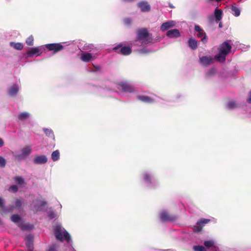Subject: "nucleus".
<instances>
[{
	"label": "nucleus",
	"mask_w": 251,
	"mask_h": 251,
	"mask_svg": "<svg viewBox=\"0 0 251 251\" xmlns=\"http://www.w3.org/2000/svg\"><path fill=\"white\" fill-rule=\"evenodd\" d=\"M32 237L30 235L26 237L25 240L26 242V245L27 246L29 251H31L33 249V245L31 242Z\"/></svg>",
	"instance_id": "25"
},
{
	"label": "nucleus",
	"mask_w": 251,
	"mask_h": 251,
	"mask_svg": "<svg viewBox=\"0 0 251 251\" xmlns=\"http://www.w3.org/2000/svg\"><path fill=\"white\" fill-rule=\"evenodd\" d=\"M9 191L13 192H16L18 191V187L16 185H12L9 189Z\"/></svg>",
	"instance_id": "41"
},
{
	"label": "nucleus",
	"mask_w": 251,
	"mask_h": 251,
	"mask_svg": "<svg viewBox=\"0 0 251 251\" xmlns=\"http://www.w3.org/2000/svg\"><path fill=\"white\" fill-rule=\"evenodd\" d=\"M209 219H202L199 221L197 222V225L194 226V230L195 232H200L201 231L202 226L208 223L209 222Z\"/></svg>",
	"instance_id": "12"
},
{
	"label": "nucleus",
	"mask_w": 251,
	"mask_h": 251,
	"mask_svg": "<svg viewBox=\"0 0 251 251\" xmlns=\"http://www.w3.org/2000/svg\"><path fill=\"white\" fill-rule=\"evenodd\" d=\"M48 215L50 219H53L56 217V215L52 210L48 211Z\"/></svg>",
	"instance_id": "39"
},
{
	"label": "nucleus",
	"mask_w": 251,
	"mask_h": 251,
	"mask_svg": "<svg viewBox=\"0 0 251 251\" xmlns=\"http://www.w3.org/2000/svg\"><path fill=\"white\" fill-rule=\"evenodd\" d=\"M226 107L227 109L231 110L237 108L238 104L235 101L230 100L227 103Z\"/></svg>",
	"instance_id": "23"
},
{
	"label": "nucleus",
	"mask_w": 251,
	"mask_h": 251,
	"mask_svg": "<svg viewBox=\"0 0 251 251\" xmlns=\"http://www.w3.org/2000/svg\"><path fill=\"white\" fill-rule=\"evenodd\" d=\"M44 50V47L43 46L30 48L27 51L26 54L28 57H32L33 56H39Z\"/></svg>",
	"instance_id": "7"
},
{
	"label": "nucleus",
	"mask_w": 251,
	"mask_h": 251,
	"mask_svg": "<svg viewBox=\"0 0 251 251\" xmlns=\"http://www.w3.org/2000/svg\"><path fill=\"white\" fill-rule=\"evenodd\" d=\"M231 10L232 14L235 17H238L240 15V10L237 7L232 5L231 6Z\"/></svg>",
	"instance_id": "28"
},
{
	"label": "nucleus",
	"mask_w": 251,
	"mask_h": 251,
	"mask_svg": "<svg viewBox=\"0 0 251 251\" xmlns=\"http://www.w3.org/2000/svg\"><path fill=\"white\" fill-rule=\"evenodd\" d=\"M166 35L170 38H178L180 36V32L178 29H174L169 30L167 32Z\"/></svg>",
	"instance_id": "17"
},
{
	"label": "nucleus",
	"mask_w": 251,
	"mask_h": 251,
	"mask_svg": "<svg viewBox=\"0 0 251 251\" xmlns=\"http://www.w3.org/2000/svg\"><path fill=\"white\" fill-rule=\"evenodd\" d=\"M113 50L117 53H121L123 55H127L131 53V49L129 47L122 46L121 45H119L114 48Z\"/></svg>",
	"instance_id": "5"
},
{
	"label": "nucleus",
	"mask_w": 251,
	"mask_h": 251,
	"mask_svg": "<svg viewBox=\"0 0 251 251\" xmlns=\"http://www.w3.org/2000/svg\"><path fill=\"white\" fill-rule=\"evenodd\" d=\"M92 57V54L88 52H83L82 53L81 55V59L84 62H89L91 60Z\"/></svg>",
	"instance_id": "21"
},
{
	"label": "nucleus",
	"mask_w": 251,
	"mask_h": 251,
	"mask_svg": "<svg viewBox=\"0 0 251 251\" xmlns=\"http://www.w3.org/2000/svg\"><path fill=\"white\" fill-rule=\"evenodd\" d=\"M188 44L189 47L192 50H195L198 48V42L193 38H190L188 40Z\"/></svg>",
	"instance_id": "24"
},
{
	"label": "nucleus",
	"mask_w": 251,
	"mask_h": 251,
	"mask_svg": "<svg viewBox=\"0 0 251 251\" xmlns=\"http://www.w3.org/2000/svg\"><path fill=\"white\" fill-rule=\"evenodd\" d=\"M222 23H220L219 24V27H222Z\"/></svg>",
	"instance_id": "48"
},
{
	"label": "nucleus",
	"mask_w": 251,
	"mask_h": 251,
	"mask_svg": "<svg viewBox=\"0 0 251 251\" xmlns=\"http://www.w3.org/2000/svg\"><path fill=\"white\" fill-rule=\"evenodd\" d=\"M160 219L163 222L173 221L175 220L174 217L169 215L165 210H163L160 212Z\"/></svg>",
	"instance_id": "15"
},
{
	"label": "nucleus",
	"mask_w": 251,
	"mask_h": 251,
	"mask_svg": "<svg viewBox=\"0 0 251 251\" xmlns=\"http://www.w3.org/2000/svg\"><path fill=\"white\" fill-rule=\"evenodd\" d=\"M33 203L34 204L33 210L36 212L42 210V207L46 204V202L45 201H41L38 199L35 200L33 201Z\"/></svg>",
	"instance_id": "13"
},
{
	"label": "nucleus",
	"mask_w": 251,
	"mask_h": 251,
	"mask_svg": "<svg viewBox=\"0 0 251 251\" xmlns=\"http://www.w3.org/2000/svg\"><path fill=\"white\" fill-rule=\"evenodd\" d=\"M138 6L142 12H148L151 9L150 5L146 1H142L138 3Z\"/></svg>",
	"instance_id": "19"
},
{
	"label": "nucleus",
	"mask_w": 251,
	"mask_h": 251,
	"mask_svg": "<svg viewBox=\"0 0 251 251\" xmlns=\"http://www.w3.org/2000/svg\"><path fill=\"white\" fill-rule=\"evenodd\" d=\"M10 45L17 50H22L23 48V45L21 43L10 42Z\"/></svg>",
	"instance_id": "30"
},
{
	"label": "nucleus",
	"mask_w": 251,
	"mask_h": 251,
	"mask_svg": "<svg viewBox=\"0 0 251 251\" xmlns=\"http://www.w3.org/2000/svg\"><path fill=\"white\" fill-rule=\"evenodd\" d=\"M22 204V201L20 200H16V202H15V206H11L9 208H7V209H12V210L11 211L12 212L14 208L19 209L21 208Z\"/></svg>",
	"instance_id": "34"
},
{
	"label": "nucleus",
	"mask_w": 251,
	"mask_h": 251,
	"mask_svg": "<svg viewBox=\"0 0 251 251\" xmlns=\"http://www.w3.org/2000/svg\"><path fill=\"white\" fill-rule=\"evenodd\" d=\"M223 12L222 10L216 8L214 11V16L216 20L217 21H220L222 18Z\"/></svg>",
	"instance_id": "26"
},
{
	"label": "nucleus",
	"mask_w": 251,
	"mask_h": 251,
	"mask_svg": "<svg viewBox=\"0 0 251 251\" xmlns=\"http://www.w3.org/2000/svg\"><path fill=\"white\" fill-rule=\"evenodd\" d=\"M157 98L153 95L151 97L144 95H140L138 96V99L139 100L147 103H151L153 101H157Z\"/></svg>",
	"instance_id": "11"
},
{
	"label": "nucleus",
	"mask_w": 251,
	"mask_h": 251,
	"mask_svg": "<svg viewBox=\"0 0 251 251\" xmlns=\"http://www.w3.org/2000/svg\"><path fill=\"white\" fill-rule=\"evenodd\" d=\"M195 31L198 32L196 36L198 38L201 39V41L205 44L208 41V38L205 32L202 29L199 25H196L195 26Z\"/></svg>",
	"instance_id": "6"
},
{
	"label": "nucleus",
	"mask_w": 251,
	"mask_h": 251,
	"mask_svg": "<svg viewBox=\"0 0 251 251\" xmlns=\"http://www.w3.org/2000/svg\"><path fill=\"white\" fill-rule=\"evenodd\" d=\"M45 47L50 51L55 53L63 49V46L60 43H53L46 45Z\"/></svg>",
	"instance_id": "9"
},
{
	"label": "nucleus",
	"mask_w": 251,
	"mask_h": 251,
	"mask_svg": "<svg viewBox=\"0 0 251 251\" xmlns=\"http://www.w3.org/2000/svg\"><path fill=\"white\" fill-rule=\"evenodd\" d=\"M194 251H207L205 247L202 246H195L193 247Z\"/></svg>",
	"instance_id": "36"
},
{
	"label": "nucleus",
	"mask_w": 251,
	"mask_h": 251,
	"mask_svg": "<svg viewBox=\"0 0 251 251\" xmlns=\"http://www.w3.org/2000/svg\"><path fill=\"white\" fill-rule=\"evenodd\" d=\"M49 251H56L55 246L54 245H52L50 247Z\"/></svg>",
	"instance_id": "44"
},
{
	"label": "nucleus",
	"mask_w": 251,
	"mask_h": 251,
	"mask_svg": "<svg viewBox=\"0 0 251 251\" xmlns=\"http://www.w3.org/2000/svg\"><path fill=\"white\" fill-rule=\"evenodd\" d=\"M216 69L214 68H211L206 74L207 77L212 76L216 73Z\"/></svg>",
	"instance_id": "37"
},
{
	"label": "nucleus",
	"mask_w": 251,
	"mask_h": 251,
	"mask_svg": "<svg viewBox=\"0 0 251 251\" xmlns=\"http://www.w3.org/2000/svg\"><path fill=\"white\" fill-rule=\"evenodd\" d=\"M176 22L174 21H169L162 24L160 29L162 31H164L175 26Z\"/></svg>",
	"instance_id": "16"
},
{
	"label": "nucleus",
	"mask_w": 251,
	"mask_h": 251,
	"mask_svg": "<svg viewBox=\"0 0 251 251\" xmlns=\"http://www.w3.org/2000/svg\"><path fill=\"white\" fill-rule=\"evenodd\" d=\"M152 42L151 34L146 29L142 28L137 31V39L133 43V46L141 48L139 50L140 53H147L153 51L150 48Z\"/></svg>",
	"instance_id": "1"
},
{
	"label": "nucleus",
	"mask_w": 251,
	"mask_h": 251,
	"mask_svg": "<svg viewBox=\"0 0 251 251\" xmlns=\"http://www.w3.org/2000/svg\"><path fill=\"white\" fill-rule=\"evenodd\" d=\"M33 37L32 36H29L26 40V43L28 46H32L33 44Z\"/></svg>",
	"instance_id": "38"
},
{
	"label": "nucleus",
	"mask_w": 251,
	"mask_h": 251,
	"mask_svg": "<svg viewBox=\"0 0 251 251\" xmlns=\"http://www.w3.org/2000/svg\"><path fill=\"white\" fill-rule=\"evenodd\" d=\"M203 244L207 251H209L210 249L212 251H217L218 250V244L213 240L204 241Z\"/></svg>",
	"instance_id": "8"
},
{
	"label": "nucleus",
	"mask_w": 251,
	"mask_h": 251,
	"mask_svg": "<svg viewBox=\"0 0 251 251\" xmlns=\"http://www.w3.org/2000/svg\"><path fill=\"white\" fill-rule=\"evenodd\" d=\"M6 161L5 159L2 157L0 156V166L3 167L5 165Z\"/></svg>",
	"instance_id": "40"
},
{
	"label": "nucleus",
	"mask_w": 251,
	"mask_h": 251,
	"mask_svg": "<svg viewBox=\"0 0 251 251\" xmlns=\"http://www.w3.org/2000/svg\"><path fill=\"white\" fill-rule=\"evenodd\" d=\"M247 102L251 103V91L250 92L249 94V97L247 99Z\"/></svg>",
	"instance_id": "45"
},
{
	"label": "nucleus",
	"mask_w": 251,
	"mask_h": 251,
	"mask_svg": "<svg viewBox=\"0 0 251 251\" xmlns=\"http://www.w3.org/2000/svg\"><path fill=\"white\" fill-rule=\"evenodd\" d=\"M214 60V58L211 56H203L200 58V63L205 66L212 64Z\"/></svg>",
	"instance_id": "10"
},
{
	"label": "nucleus",
	"mask_w": 251,
	"mask_h": 251,
	"mask_svg": "<svg viewBox=\"0 0 251 251\" xmlns=\"http://www.w3.org/2000/svg\"><path fill=\"white\" fill-rule=\"evenodd\" d=\"M3 145V142L1 139L0 138V147H2Z\"/></svg>",
	"instance_id": "46"
},
{
	"label": "nucleus",
	"mask_w": 251,
	"mask_h": 251,
	"mask_svg": "<svg viewBox=\"0 0 251 251\" xmlns=\"http://www.w3.org/2000/svg\"><path fill=\"white\" fill-rule=\"evenodd\" d=\"M51 159L54 161H56L59 159L60 153L58 150H56L52 152L51 153Z\"/></svg>",
	"instance_id": "31"
},
{
	"label": "nucleus",
	"mask_w": 251,
	"mask_h": 251,
	"mask_svg": "<svg viewBox=\"0 0 251 251\" xmlns=\"http://www.w3.org/2000/svg\"><path fill=\"white\" fill-rule=\"evenodd\" d=\"M15 182L20 186H23L25 185V181L23 178L21 176H16L14 178Z\"/></svg>",
	"instance_id": "32"
},
{
	"label": "nucleus",
	"mask_w": 251,
	"mask_h": 251,
	"mask_svg": "<svg viewBox=\"0 0 251 251\" xmlns=\"http://www.w3.org/2000/svg\"><path fill=\"white\" fill-rule=\"evenodd\" d=\"M124 23L126 25H129L131 23V20L129 18H126L124 20Z\"/></svg>",
	"instance_id": "43"
},
{
	"label": "nucleus",
	"mask_w": 251,
	"mask_h": 251,
	"mask_svg": "<svg viewBox=\"0 0 251 251\" xmlns=\"http://www.w3.org/2000/svg\"><path fill=\"white\" fill-rule=\"evenodd\" d=\"M43 130L47 136L49 137L54 138V134L52 131L51 129L48 128H44Z\"/></svg>",
	"instance_id": "35"
},
{
	"label": "nucleus",
	"mask_w": 251,
	"mask_h": 251,
	"mask_svg": "<svg viewBox=\"0 0 251 251\" xmlns=\"http://www.w3.org/2000/svg\"><path fill=\"white\" fill-rule=\"evenodd\" d=\"M4 200L2 199L0 197V207L2 208V211L0 212L1 214L7 213V212H10L12 209H7V208L4 206Z\"/></svg>",
	"instance_id": "22"
},
{
	"label": "nucleus",
	"mask_w": 251,
	"mask_h": 251,
	"mask_svg": "<svg viewBox=\"0 0 251 251\" xmlns=\"http://www.w3.org/2000/svg\"><path fill=\"white\" fill-rule=\"evenodd\" d=\"M231 49V46L227 42H224L220 46L219 53L215 55V58L218 61L224 62L226 56L230 51Z\"/></svg>",
	"instance_id": "3"
},
{
	"label": "nucleus",
	"mask_w": 251,
	"mask_h": 251,
	"mask_svg": "<svg viewBox=\"0 0 251 251\" xmlns=\"http://www.w3.org/2000/svg\"><path fill=\"white\" fill-rule=\"evenodd\" d=\"M30 116V114L26 112L20 113L18 115V119L21 121H24L28 119Z\"/></svg>",
	"instance_id": "29"
},
{
	"label": "nucleus",
	"mask_w": 251,
	"mask_h": 251,
	"mask_svg": "<svg viewBox=\"0 0 251 251\" xmlns=\"http://www.w3.org/2000/svg\"><path fill=\"white\" fill-rule=\"evenodd\" d=\"M18 226L23 230L27 229H28L29 228V226L27 225H22L21 224H19Z\"/></svg>",
	"instance_id": "42"
},
{
	"label": "nucleus",
	"mask_w": 251,
	"mask_h": 251,
	"mask_svg": "<svg viewBox=\"0 0 251 251\" xmlns=\"http://www.w3.org/2000/svg\"><path fill=\"white\" fill-rule=\"evenodd\" d=\"M48 159L45 155L37 156L34 158V163L36 164H45L47 162Z\"/></svg>",
	"instance_id": "18"
},
{
	"label": "nucleus",
	"mask_w": 251,
	"mask_h": 251,
	"mask_svg": "<svg viewBox=\"0 0 251 251\" xmlns=\"http://www.w3.org/2000/svg\"><path fill=\"white\" fill-rule=\"evenodd\" d=\"M54 233L57 240L60 241H66L69 244L72 245V241L69 234L60 224H57L55 225Z\"/></svg>",
	"instance_id": "2"
},
{
	"label": "nucleus",
	"mask_w": 251,
	"mask_h": 251,
	"mask_svg": "<svg viewBox=\"0 0 251 251\" xmlns=\"http://www.w3.org/2000/svg\"><path fill=\"white\" fill-rule=\"evenodd\" d=\"M144 179L147 183H151L152 180L154 181L152 176L149 173H145L143 175Z\"/></svg>",
	"instance_id": "27"
},
{
	"label": "nucleus",
	"mask_w": 251,
	"mask_h": 251,
	"mask_svg": "<svg viewBox=\"0 0 251 251\" xmlns=\"http://www.w3.org/2000/svg\"><path fill=\"white\" fill-rule=\"evenodd\" d=\"M11 219L13 222H14L16 224L19 223L21 221V217L18 214L13 215L11 216Z\"/></svg>",
	"instance_id": "33"
},
{
	"label": "nucleus",
	"mask_w": 251,
	"mask_h": 251,
	"mask_svg": "<svg viewBox=\"0 0 251 251\" xmlns=\"http://www.w3.org/2000/svg\"><path fill=\"white\" fill-rule=\"evenodd\" d=\"M19 85L17 84H14L9 88L8 94L10 96H14L17 93V92L19 91Z\"/></svg>",
	"instance_id": "20"
},
{
	"label": "nucleus",
	"mask_w": 251,
	"mask_h": 251,
	"mask_svg": "<svg viewBox=\"0 0 251 251\" xmlns=\"http://www.w3.org/2000/svg\"><path fill=\"white\" fill-rule=\"evenodd\" d=\"M120 87L124 92H132L133 91V88L131 85L127 82H121L119 84Z\"/></svg>",
	"instance_id": "14"
},
{
	"label": "nucleus",
	"mask_w": 251,
	"mask_h": 251,
	"mask_svg": "<svg viewBox=\"0 0 251 251\" xmlns=\"http://www.w3.org/2000/svg\"><path fill=\"white\" fill-rule=\"evenodd\" d=\"M31 151L30 146H25L21 150L19 153L16 154V158L18 160H24L30 154Z\"/></svg>",
	"instance_id": "4"
},
{
	"label": "nucleus",
	"mask_w": 251,
	"mask_h": 251,
	"mask_svg": "<svg viewBox=\"0 0 251 251\" xmlns=\"http://www.w3.org/2000/svg\"><path fill=\"white\" fill-rule=\"evenodd\" d=\"M169 6L171 8H174L175 7L171 3H169Z\"/></svg>",
	"instance_id": "47"
}]
</instances>
